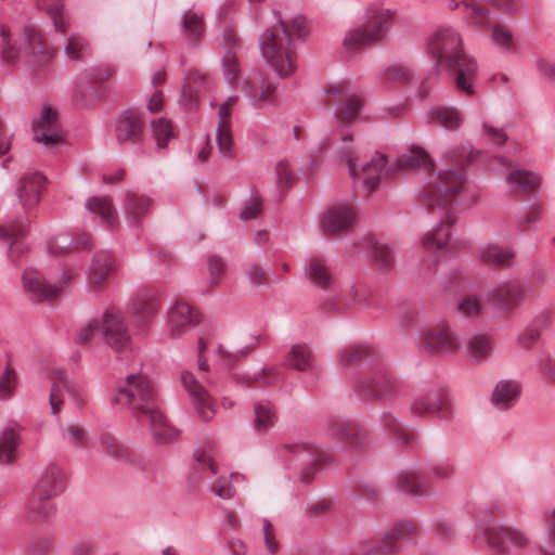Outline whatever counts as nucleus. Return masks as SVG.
<instances>
[{
    "label": "nucleus",
    "instance_id": "obj_8",
    "mask_svg": "<svg viewBox=\"0 0 555 555\" xmlns=\"http://www.w3.org/2000/svg\"><path fill=\"white\" fill-rule=\"evenodd\" d=\"M357 395L370 400H392L400 396L401 384L384 363L369 365L353 383Z\"/></svg>",
    "mask_w": 555,
    "mask_h": 555
},
{
    "label": "nucleus",
    "instance_id": "obj_38",
    "mask_svg": "<svg viewBox=\"0 0 555 555\" xmlns=\"http://www.w3.org/2000/svg\"><path fill=\"white\" fill-rule=\"evenodd\" d=\"M548 322L550 315L547 312H542L529 321L526 328L522 331V348H532L541 338Z\"/></svg>",
    "mask_w": 555,
    "mask_h": 555
},
{
    "label": "nucleus",
    "instance_id": "obj_21",
    "mask_svg": "<svg viewBox=\"0 0 555 555\" xmlns=\"http://www.w3.org/2000/svg\"><path fill=\"white\" fill-rule=\"evenodd\" d=\"M198 322V312L185 302H176L168 310V323L172 337H179Z\"/></svg>",
    "mask_w": 555,
    "mask_h": 555
},
{
    "label": "nucleus",
    "instance_id": "obj_13",
    "mask_svg": "<svg viewBox=\"0 0 555 555\" xmlns=\"http://www.w3.org/2000/svg\"><path fill=\"white\" fill-rule=\"evenodd\" d=\"M281 453H289L293 455L292 462L302 465L299 472V481L308 485L315 476L317 464L326 463V454L306 443H286L280 449Z\"/></svg>",
    "mask_w": 555,
    "mask_h": 555
},
{
    "label": "nucleus",
    "instance_id": "obj_46",
    "mask_svg": "<svg viewBox=\"0 0 555 555\" xmlns=\"http://www.w3.org/2000/svg\"><path fill=\"white\" fill-rule=\"evenodd\" d=\"M91 47L87 38L77 33L72 34L67 38V42L64 47L66 56L74 62L80 61L89 55Z\"/></svg>",
    "mask_w": 555,
    "mask_h": 555
},
{
    "label": "nucleus",
    "instance_id": "obj_50",
    "mask_svg": "<svg viewBox=\"0 0 555 555\" xmlns=\"http://www.w3.org/2000/svg\"><path fill=\"white\" fill-rule=\"evenodd\" d=\"M260 92L258 93L255 87L249 86L247 82L244 86V92L249 96L253 105H257L259 101L261 102H273L274 101V92L276 89V85L272 81L261 78L260 81Z\"/></svg>",
    "mask_w": 555,
    "mask_h": 555
},
{
    "label": "nucleus",
    "instance_id": "obj_18",
    "mask_svg": "<svg viewBox=\"0 0 555 555\" xmlns=\"http://www.w3.org/2000/svg\"><path fill=\"white\" fill-rule=\"evenodd\" d=\"M181 383L188 392L197 416L203 422H209L215 415L211 396L191 372L181 374Z\"/></svg>",
    "mask_w": 555,
    "mask_h": 555
},
{
    "label": "nucleus",
    "instance_id": "obj_41",
    "mask_svg": "<svg viewBox=\"0 0 555 555\" xmlns=\"http://www.w3.org/2000/svg\"><path fill=\"white\" fill-rule=\"evenodd\" d=\"M20 435L18 427L11 426L7 427L0 434V463L5 464L13 461L16 457V448L18 443Z\"/></svg>",
    "mask_w": 555,
    "mask_h": 555
},
{
    "label": "nucleus",
    "instance_id": "obj_3",
    "mask_svg": "<svg viewBox=\"0 0 555 555\" xmlns=\"http://www.w3.org/2000/svg\"><path fill=\"white\" fill-rule=\"evenodd\" d=\"M429 52L437 59V66L442 65L455 74V86L467 95L473 94V79L477 75V64L462 48L461 36L450 27L439 28L429 40ZM438 67L428 77L436 79Z\"/></svg>",
    "mask_w": 555,
    "mask_h": 555
},
{
    "label": "nucleus",
    "instance_id": "obj_9",
    "mask_svg": "<svg viewBox=\"0 0 555 555\" xmlns=\"http://www.w3.org/2000/svg\"><path fill=\"white\" fill-rule=\"evenodd\" d=\"M393 12L378 5H371L366 10L365 21L347 33L344 46L349 51L359 50L365 46L382 41L390 27Z\"/></svg>",
    "mask_w": 555,
    "mask_h": 555
},
{
    "label": "nucleus",
    "instance_id": "obj_35",
    "mask_svg": "<svg viewBox=\"0 0 555 555\" xmlns=\"http://www.w3.org/2000/svg\"><path fill=\"white\" fill-rule=\"evenodd\" d=\"M181 28L191 44H196L205 30L204 16L202 13L188 10L181 18Z\"/></svg>",
    "mask_w": 555,
    "mask_h": 555
},
{
    "label": "nucleus",
    "instance_id": "obj_6",
    "mask_svg": "<svg viewBox=\"0 0 555 555\" xmlns=\"http://www.w3.org/2000/svg\"><path fill=\"white\" fill-rule=\"evenodd\" d=\"M112 401L137 417H146L158 408L156 390L142 374L127 375L117 386Z\"/></svg>",
    "mask_w": 555,
    "mask_h": 555
},
{
    "label": "nucleus",
    "instance_id": "obj_51",
    "mask_svg": "<svg viewBox=\"0 0 555 555\" xmlns=\"http://www.w3.org/2000/svg\"><path fill=\"white\" fill-rule=\"evenodd\" d=\"M371 356V349L364 345H351L344 348L338 358L341 367H348L352 363L361 362Z\"/></svg>",
    "mask_w": 555,
    "mask_h": 555
},
{
    "label": "nucleus",
    "instance_id": "obj_17",
    "mask_svg": "<svg viewBox=\"0 0 555 555\" xmlns=\"http://www.w3.org/2000/svg\"><path fill=\"white\" fill-rule=\"evenodd\" d=\"M479 532L486 543L496 553L506 554L518 547V530L504 522L492 521L480 528Z\"/></svg>",
    "mask_w": 555,
    "mask_h": 555
},
{
    "label": "nucleus",
    "instance_id": "obj_58",
    "mask_svg": "<svg viewBox=\"0 0 555 555\" xmlns=\"http://www.w3.org/2000/svg\"><path fill=\"white\" fill-rule=\"evenodd\" d=\"M47 13L53 22L54 29L64 35L69 27V20L65 14L64 5L61 3L49 5Z\"/></svg>",
    "mask_w": 555,
    "mask_h": 555
},
{
    "label": "nucleus",
    "instance_id": "obj_34",
    "mask_svg": "<svg viewBox=\"0 0 555 555\" xmlns=\"http://www.w3.org/2000/svg\"><path fill=\"white\" fill-rule=\"evenodd\" d=\"M447 158L461 169L466 170L481 160L482 153L467 143L450 150L447 153Z\"/></svg>",
    "mask_w": 555,
    "mask_h": 555
},
{
    "label": "nucleus",
    "instance_id": "obj_2",
    "mask_svg": "<svg viewBox=\"0 0 555 555\" xmlns=\"http://www.w3.org/2000/svg\"><path fill=\"white\" fill-rule=\"evenodd\" d=\"M307 35V22L302 15L287 21L279 16L276 24L262 33L259 42L261 55L280 78H288L297 68L293 38L304 39Z\"/></svg>",
    "mask_w": 555,
    "mask_h": 555
},
{
    "label": "nucleus",
    "instance_id": "obj_14",
    "mask_svg": "<svg viewBox=\"0 0 555 555\" xmlns=\"http://www.w3.org/2000/svg\"><path fill=\"white\" fill-rule=\"evenodd\" d=\"M144 118L137 108L122 111L115 120L114 135L124 146L139 144L143 138Z\"/></svg>",
    "mask_w": 555,
    "mask_h": 555
},
{
    "label": "nucleus",
    "instance_id": "obj_42",
    "mask_svg": "<svg viewBox=\"0 0 555 555\" xmlns=\"http://www.w3.org/2000/svg\"><path fill=\"white\" fill-rule=\"evenodd\" d=\"M519 294V284L518 282H505L502 283L498 288L493 289L489 294V300L498 304L502 308H509L516 301V298Z\"/></svg>",
    "mask_w": 555,
    "mask_h": 555
},
{
    "label": "nucleus",
    "instance_id": "obj_4",
    "mask_svg": "<svg viewBox=\"0 0 555 555\" xmlns=\"http://www.w3.org/2000/svg\"><path fill=\"white\" fill-rule=\"evenodd\" d=\"M33 67L48 63L51 54L42 31L34 25H25L18 34L0 26V57L7 63H15L21 54Z\"/></svg>",
    "mask_w": 555,
    "mask_h": 555
},
{
    "label": "nucleus",
    "instance_id": "obj_37",
    "mask_svg": "<svg viewBox=\"0 0 555 555\" xmlns=\"http://www.w3.org/2000/svg\"><path fill=\"white\" fill-rule=\"evenodd\" d=\"M363 106L360 96L352 94L345 98L336 107V120L344 126H350L359 118V112Z\"/></svg>",
    "mask_w": 555,
    "mask_h": 555
},
{
    "label": "nucleus",
    "instance_id": "obj_56",
    "mask_svg": "<svg viewBox=\"0 0 555 555\" xmlns=\"http://www.w3.org/2000/svg\"><path fill=\"white\" fill-rule=\"evenodd\" d=\"M154 138L158 147H166L170 139L173 138V128L169 119L160 117L151 124Z\"/></svg>",
    "mask_w": 555,
    "mask_h": 555
},
{
    "label": "nucleus",
    "instance_id": "obj_1",
    "mask_svg": "<svg viewBox=\"0 0 555 555\" xmlns=\"http://www.w3.org/2000/svg\"><path fill=\"white\" fill-rule=\"evenodd\" d=\"M464 177L427 176L418 191L423 205L441 219V224L425 233L421 241L424 253L433 263H436L446 253L450 238L449 225L456 219L455 208L475 199L464 190Z\"/></svg>",
    "mask_w": 555,
    "mask_h": 555
},
{
    "label": "nucleus",
    "instance_id": "obj_45",
    "mask_svg": "<svg viewBox=\"0 0 555 555\" xmlns=\"http://www.w3.org/2000/svg\"><path fill=\"white\" fill-rule=\"evenodd\" d=\"M151 206L152 202L150 198L139 194H129L127 196L126 211L130 223L138 227L140 218L149 212Z\"/></svg>",
    "mask_w": 555,
    "mask_h": 555
},
{
    "label": "nucleus",
    "instance_id": "obj_23",
    "mask_svg": "<svg viewBox=\"0 0 555 555\" xmlns=\"http://www.w3.org/2000/svg\"><path fill=\"white\" fill-rule=\"evenodd\" d=\"M415 414L436 413L440 418L448 417L451 413L449 398L441 392H428L417 396L412 402Z\"/></svg>",
    "mask_w": 555,
    "mask_h": 555
},
{
    "label": "nucleus",
    "instance_id": "obj_43",
    "mask_svg": "<svg viewBox=\"0 0 555 555\" xmlns=\"http://www.w3.org/2000/svg\"><path fill=\"white\" fill-rule=\"evenodd\" d=\"M209 80L207 76L198 70L189 72L183 87L184 96L191 102L196 101L199 94L208 89Z\"/></svg>",
    "mask_w": 555,
    "mask_h": 555
},
{
    "label": "nucleus",
    "instance_id": "obj_40",
    "mask_svg": "<svg viewBox=\"0 0 555 555\" xmlns=\"http://www.w3.org/2000/svg\"><path fill=\"white\" fill-rule=\"evenodd\" d=\"M90 237L88 234L82 235V240L74 238L68 234H57L48 242V250L52 255H62L67 253L73 246L75 249H80L89 245Z\"/></svg>",
    "mask_w": 555,
    "mask_h": 555
},
{
    "label": "nucleus",
    "instance_id": "obj_64",
    "mask_svg": "<svg viewBox=\"0 0 555 555\" xmlns=\"http://www.w3.org/2000/svg\"><path fill=\"white\" fill-rule=\"evenodd\" d=\"M52 548V541L48 537L38 535L31 538L26 545L28 555H47Z\"/></svg>",
    "mask_w": 555,
    "mask_h": 555
},
{
    "label": "nucleus",
    "instance_id": "obj_16",
    "mask_svg": "<svg viewBox=\"0 0 555 555\" xmlns=\"http://www.w3.org/2000/svg\"><path fill=\"white\" fill-rule=\"evenodd\" d=\"M64 391L68 393L72 402L77 408H81L87 400L82 389L69 380L63 370L56 369L52 373V387L49 396V403L53 415L61 411Z\"/></svg>",
    "mask_w": 555,
    "mask_h": 555
},
{
    "label": "nucleus",
    "instance_id": "obj_49",
    "mask_svg": "<svg viewBox=\"0 0 555 555\" xmlns=\"http://www.w3.org/2000/svg\"><path fill=\"white\" fill-rule=\"evenodd\" d=\"M343 146L338 151L339 158L345 162L349 173H357L359 169V155L356 147L352 145V134H344L341 137Z\"/></svg>",
    "mask_w": 555,
    "mask_h": 555
},
{
    "label": "nucleus",
    "instance_id": "obj_30",
    "mask_svg": "<svg viewBox=\"0 0 555 555\" xmlns=\"http://www.w3.org/2000/svg\"><path fill=\"white\" fill-rule=\"evenodd\" d=\"M87 210L95 217H99L101 222L109 228L117 224L118 218L112 201L106 196H93L86 201Z\"/></svg>",
    "mask_w": 555,
    "mask_h": 555
},
{
    "label": "nucleus",
    "instance_id": "obj_19",
    "mask_svg": "<svg viewBox=\"0 0 555 555\" xmlns=\"http://www.w3.org/2000/svg\"><path fill=\"white\" fill-rule=\"evenodd\" d=\"M34 140L47 147H56L63 142L57 130V112L44 105L40 117L33 122Z\"/></svg>",
    "mask_w": 555,
    "mask_h": 555
},
{
    "label": "nucleus",
    "instance_id": "obj_44",
    "mask_svg": "<svg viewBox=\"0 0 555 555\" xmlns=\"http://www.w3.org/2000/svg\"><path fill=\"white\" fill-rule=\"evenodd\" d=\"M254 426L257 431H267L276 421V413L273 405L267 401H259L254 404Z\"/></svg>",
    "mask_w": 555,
    "mask_h": 555
},
{
    "label": "nucleus",
    "instance_id": "obj_59",
    "mask_svg": "<svg viewBox=\"0 0 555 555\" xmlns=\"http://www.w3.org/2000/svg\"><path fill=\"white\" fill-rule=\"evenodd\" d=\"M62 436L66 442L70 443L76 448H85L89 441L88 435L83 427L75 424L68 425L63 430Z\"/></svg>",
    "mask_w": 555,
    "mask_h": 555
},
{
    "label": "nucleus",
    "instance_id": "obj_24",
    "mask_svg": "<svg viewBox=\"0 0 555 555\" xmlns=\"http://www.w3.org/2000/svg\"><path fill=\"white\" fill-rule=\"evenodd\" d=\"M159 308V300L152 293H142L131 300L130 312L139 326H146L156 315Z\"/></svg>",
    "mask_w": 555,
    "mask_h": 555
},
{
    "label": "nucleus",
    "instance_id": "obj_47",
    "mask_svg": "<svg viewBox=\"0 0 555 555\" xmlns=\"http://www.w3.org/2000/svg\"><path fill=\"white\" fill-rule=\"evenodd\" d=\"M430 118L435 124L449 130H455L462 122V116L454 107L439 106L430 112Z\"/></svg>",
    "mask_w": 555,
    "mask_h": 555
},
{
    "label": "nucleus",
    "instance_id": "obj_52",
    "mask_svg": "<svg viewBox=\"0 0 555 555\" xmlns=\"http://www.w3.org/2000/svg\"><path fill=\"white\" fill-rule=\"evenodd\" d=\"M18 385V376L16 371L7 365L0 374V400L7 401L13 397V393Z\"/></svg>",
    "mask_w": 555,
    "mask_h": 555
},
{
    "label": "nucleus",
    "instance_id": "obj_36",
    "mask_svg": "<svg viewBox=\"0 0 555 555\" xmlns=\"http://www.w3.org/2000/svg\"><path fill=\"white\" fill-rule=\"evenodd\" d=\"M314 359L311 350L305 344H296L288 351L284 365L297 371H308L313 367Z\"/></svg>",
    "mask_w": 555,
    "mask_h": 555
},
{
    "label": "nucleus",
    "instance_id": "obj_28",
    "mask_svg": "<svg viewBox=\"0 0 555 555\" xmlns=\"http://www.w3.org/2000/svg\"><path fill=\"white\" fill-rule=\"evenodd\" d=\"M306 275L309 281L321 288H327L334 283V275L325 258L312 256L306 264Z\"/></svg>",
    "mask_w": 555,
    "mask_h": 555
},
{
    "label": "nucleus",
    "instance_id": "obj_12",
    "mask_svg": "<svg viewBox=\"0 0 555 555\" xmlns=\"http://www.w3.org/2000/svg\"><path fill=\"white\" fill-rule=\"evenodd\" d=\"M73 273L63 271L57 282H48L42 274L28 268L23 273V285L28 296L35 301L53 300L66 288L69 287Z\"/></svg>",
    "mask_w": 555,
    "mask_h": 555
},
{
    "label": "nucleus",
    "instance_id": "obj_32",
    "mask_svg": "<svg viewBox=\"0 0 555 555\" xmlns=\"http://www.w3.org/2000/svg\"><path fill=\"white\" fill-rule=\"evenodd\" d=\"M519 391L520 388L517 382L502 379L492 391L491 402L499 409H508L516 402Z\"/></svg>",
    "mask_w": 555,
    "mask_h": 555
},
{
    "label": "nucleus",
    "instance_id": "obj_53",
    "mask_svg": "<svg viewBox=\"0 0 555 555\" xmlns=\"http://www.w3.org/2000/svg\"><path fill=\"white\" fill-rule=\"evenodd\" d=\"M215 449L214 446L209 442L201 444L194 451L195 461L203 467L208 468L211 475L216 476L218 474V465L215 457Z\"/></svg>",
    "mask_w": 555,
    "mask_h": 555
},
{
    "label": "nucleus",
    "instance_id": "obj_61",
    "mask_svg": "<svg viewBox=\"0 0 555 555\" xmlns=\"http://www.w3.org/2000/svg\"><path fill=\"white\" fill-rule=\"evenodd\" d=\"M245 274L251 286L260 287L266 286L269 283L268 274L257 262H249L245 267Z\"/></svg>",
    "mask_w": 555,
    "mask_h": 555
},
{
    "label": "nucleus",
    "instance_id": "obj_7",
    "mask_svg": "<svg viewBox=\"0 0 555 555\" xmlns=\"http://www.w3.org/2000/svg\"><path fill=\"white\" fill-rule=\"evenodd\" d=\"M65 489V477L61 467H47L35 488L34 494L25 503L26 517L30 520L47 519L54 513L49 500L59 495Z\"/></svg>",
    "mask_w": 555,
    "mask_h": 555
},
{
    "label": "nucleus",
    "instance_id": "obj_31",
    "mask_svg": "<svg viewBox=\"0 0 555 555\" xmlns=\"http://www.w3.org/2000/svg\"><path fill=\"white\" fill-rule=\"evenodd\" d=\"M478 258L482 262L503 269L509 267L514 262L515 253L507 247L489 244L480 249Z\"/></svg>",
    "mask_w": 555,
    "mask_h": 555
},
{
    "label": "nucleus",
    "instance_id": "obj_20",
    "mask_svg": "<svg viewBox=\"0 0 555 555\" xmlns=\"http://www.w3.org/2000/svg\"><path fill=\"white\" fill-rule=\"evenodd\" d=\"M393 169L397 171L423 170L435 173L436 163L427 150L413 144L395 159Z\"/></svg>",
    "mask_w": 555,
    "mask_h": 555
},
{
    "label": "nucleus",
    "instance_id": "obj_57",
    "mask_svg": "<svg viewBox=\"0 0 555 555\" xmlns=\"http://www.w3.org/2000/svg\"><path fill=\"white\" fill-rule=\"evenodd\" d=\"M217 144L220 153L224 157H232L233 155V139L231 133V125L218 124L217 131Z\"/></svg>",
    "mask_w": 555,
    "mask_h": 555
},
{
    "label": "nucleus",
    "instance_id": "obj_62",
    "mask_svg": "<svg viewBox=\"0 0 555 555\" xmlns=\"http://www.w3.org/2000/svg\"><path fill=\"white\" fill-rule=\"evenodd\" d=\"M222 67H223V76L229 81L232 82L238 77L240 74V64L236 57L235 50H227L224 51V55L222 59Z\"/></svg>",
    "mask_w": 555,
    "mask_h": 555
},
{
    "label": "nucleus",
    "instance_id": "obj_25",
    "mask_svg": "<svg viewBox=\"0 0 555 555\" xmlns=\"http://www.w3.org/2000/svg\"><path fill=\"white\" fill-rule=\"evenodd\" d=\"M114 270V255L108 251L96 253L87 270V283L91 286L102 285Z\"/></svg>",
    "mask_w": 555,
    "mask_h": 555
},
{
    "label": "nucleus",
    "instance_id": "obj_27",
    "mask_svg": "<svg viewBox=\"0 0 555 555\" xmlns=\"http://www.w3.org/2000/svg\"><path fill=\"white\" fill-rule=\"evenodd\" d=\"M46 176H22L17 183V197L25 208L36 205L46 183Z\"/></svg>",
    "mask_w": 555,
    "mask_h": 555
},
{
    "label": "nucleus",
    "instance_id": "obj_63",
    "mask_svg": "<svg viewBox=\"0 0 555 555\" xmlns=\"http://www.w3.org/2000/svg\"><path fill=\"white\" fill-rule=\"evenodd\" d=\"M491 40L501 49L509 50L513 48V34L506 26L500 24L493 25Z\"/></svg>",
    "mask_w": 555,
    "mask_h": 555
},
{
    "label": "nucleus",
    "instance_id": "obj_54",
    "mask_svg": "<svg viewBox=\"0 0 555 555\" xmlns=\"http://www.w3.org/2000/svg\"><path fill=\"white\" fill-rule=\"evenodd\" d=\"M352 185L356 192L372 194L386 185L382 176H352Z\"/></svg>",
    "mask_w": 555,
    "mask_h": 555
},
{
    "label": "nucleus",
    "instance_id": "obj_15",
    "mask_svg": "<svg viewBox=\"0 0 555 555\" xmlns=\"http://www.w3.org/2000/svg\"><path fill=\"white\" fill-rule=\"evenodd\" d=\"M357 219V208L352 203H337L323 212L321 230L330 235L345 233L352 229Z\"/></svg>",
    "mask_w": 555,
    "mask_h": 555
},
{
    "label": "nucleus",
    "instance_id": "obj_10",
    "mask_svg": "<svg viewBox=\"0 0 555 555\" xmlns=\"http://www.w3.org/2000/svg\"><path fill=\"white\" fill-rule=\"evenodd\" d=\"M453 473L454 467L449 461H439L430 464L425 469H401L396 474L395 482L400 491L422 496L429 492L433 478H449Z\"/></svg>",
    "mask_w": 555,
    "mask_h": 555
},
{
    "label": "nucleus",
    "instance_id": "obj_39",
    "mask_svg": "<svg viewBox=\"0 0 555 555\" xmlns=\"http://www.w3.org/2000/svg\"><path fill=\"white\" fill-rule=\"evenodd\" d=\"M449 8L450 10L463 8L465 17L481 29H486L491 24L489 11L480 5L467 1L456 2L452 0L449 2Z\"/></svg>",
    "mask_w": 555,
    "mask_h": 555
},
{
    "label": "nucleus",
    "instance_id": "obj_60",
    "mask_svg": "<svg viewBox=\"0 0 555 555\" xmlns=\"http://www.w3.org/2000/svg\"><path fill=\"white\" fill-rule=\"evenodd\" d=\"M207 267L209 273L208 287L212 288L220 283L225 271V262L221 257L212 255L207 259Z\"/></svg>",
    "mask_w": 555,
    "mask_h": 555
},
{
    "label": "nucleus",
    "instance_id": "obj_5",
    "mask_svg": "<svg viewBox=\"0 0 555 555\" xmlns=\"http://www.w3.org/2000/svg\"><path fill=\"white\" fill-rule=\"evenodd\" d=\"M98 335H101L115 352L126 353L131 350L127 318L118 307L111 306L87 322L79 332V340L89 343Z\"/></svg>",
    "mask_w": 555,
    "mask_h": 555
},
{
    "label": "nucleus",
    "instance_id": "obj_29",
    "mask_svg": "<svg viewBox=\"0 0 555 555\" xmlns=\"http://www.w3.org/2000/svg\"><path fill=\"white\" fill-rule=\"evenodd\" d=\"M492 339L487 334H472L467 337L465 345V353L474 363L485 362L491 354Z\"/></svg>",
    "mask_w": 555,
    "mask_h": 555
},
{
    "label": "nucleus",
    "instance_id": "obj_55",
    "mask_svg": "<svg viewBox=\"0 0 555 555\" xmlns=\"http://www.w3.org/2000/svg\"><path fill=\"white\" fill-rule=\"evenodd\" d=\"M371 258L374 264L380 270L389 269L395 260L391 248L387 244L379 242L372 245Z\"/></svg>",
    "mask_w": 555,
    "mask_h": 555
},
{
    "label": "nucleus",
    "instance_id": "obj_33",
    "mask_svg": "<svg viewBox=\"0 0 555 555\" xmlns=\"http://www.w3.org/2000/svg\"><path fill=\"white\" fill-rule=\"evenodd\" d=\"M328 430L333 439L347 442L354 447L359 446L360 429L356 423L337 417L331 421Z\"/></svg>",
    "mask_w": 555,
    "mask_h": 555
},
{
    "label": "nucleus",
    "instance_id": "obj_48",
    "mask_svg": "<svg viewBox=\"0 0 555 555\" xmlns=\"http://www.w3.org/2000/svg\"><path fill=\"white\" fill-rule=\"evenodd\" d=\"M382 424L393 437L397 443L408 444L413 440V435L390 413L382 415Z\"/></svg>",
    "mask_w": 555,
    "mask_h": 555
},
{
    "label": "nucleus",
    "instance_id": "obj_22",
    "mask_svg": "<svg viewBox=\"0 0 555 555\" xmlns=\"http://www.w3.org/2000/svg\"><path fill=\"white\" fill-rule=\"evenodd\" d=\"M145 418L149 423L153 440L157 444L173 443L180 438V430L165 418L159 406Z\"/></svg>",
    "mask_w": 555,
    "mask_h": 555
},
{
    "label": "nucleus",
    "instance_id": "obj_11",
    "mask_svg": "<svg viewBox=\"0 0 555 555\" xmlns=\"http://www.w3.org/2000/svg\"><path fill=\"white\" fill-rule=\"evenodd\" d=\"M459 347V335L446 322L437 323L421 331L417 335V348L426 356H443L454 352Z\"/></svg>",
    "mask_w": 555,
    "mask_h": 555
},
{
    "label": "nucleus",
    "instance_id": "obj_26",
    "mask_svg": "<svg viewBox=\"0 0 555 555\" xmlns=\"http://www.w3.org/2000/svg\"><path fill=\"white\" fill-rule=\"evenodd\" d=\"M28 231V221L24 218L0 225V240L9 243L8 256L13 261L15 260V253H21L23 249L20 238L25 236Z\"/></svg>",
    "mask_w": 555,
    "mask_h": 555
}]
</instances>
